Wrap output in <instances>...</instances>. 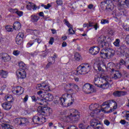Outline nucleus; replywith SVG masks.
<instances>
[{"instance_id":"1","label":"nucleus","mask_w":129,"mask_h":129,"mask_svg":"<svg viewBox=\"0 0 129 129\" xmlns=\"http://www.w3.org/2000/svg\"><path fill=\"white\" fill-rule=\"evenodd\" d=\"M38 115L34 116L32 121L35 124H43L46 122V116H50L52 114V109L48 107L39 106L37 108Z\"/></svg>"},{"instance_id":"2","label":"nucleus","mask_w":129,"mask_h":129,"mask_svg":"<svg viewBox=\"0 0 129 129\" xmlns=\"http://www.w3.org/2000/svg\"><path fill=\"white\" fill-rule=\"evenodd\" d=\"M106 40V36L104 35H101L98 37V46H93L89 49V52L92 55H97L99 53L100 48L104 49L105 48H108L109 44L107 42H104Z\"/></svg>"},{"instance_id":"3","label":"nucleus","mask_w":129,"mask_h":129,"mask_svg":"<svg viewBox=\"0 0 129 129\" xmlns=\"http://www.w3.org/2000/svg\"><path fill=\"white\" fill-rule=\"evenodd\" d=\"M129 0H118V13L115 14L114 18L117 20H119L121 18V16H125L126 15V8H128Z\"/></svg>"},{"instance_id":"4","label":"nucleus","mask_w":129,"mask_h":129,"mask_svg":"<svg viewBox=\"0 0 129 129\" xmlns=\"http://www.w3.org/2000/svg\"><path fill=\"white\" fill-rule=\"evenodd\" d=\"M73 94H74V93L64 94L62 97L58 98V100L55 101L54 103H59L62 106H67V105L70 106L74 102V98L72 97Z\"/></svg>"},{"instance_id":"5","label":"nucleus","mask_w":129,"mask_h":129,"mask_svg":"<svg viewBox=\"0 0 129 129\" xmlns=\"http://www.w3.org/2000/svg\"><path fill=\"white\" fill-rule=\"evenodd\" d=\"M70 111V114L66 117L65 121L71 122V123H75L80 118V112L75 109H71Z\"/></svg>"},{"instance_id":"6","label":"nucleus","mask_w":129,"mask_h":129,"mask_svg":"<svg viewBox=\"0 0 129 129\" xmlns=\"http://www.w3.org/2000/svg\"><path fill=\"white\" fill-rule=\"evenodd\" d=\"M91 70V66L88 63H82L80 65L77 71H75L73 74L75 75H84L87 74V73L90 72Z\"/></svg>"},{"instance_id":"7","label":"nucleus","mask_w":129,"mask_h":129,"mask_svg":"<svg viewBox=\"0 0 129 129\" xmlns=\"http://www.w3.org/2000/svg\"><path fill=\"white\" fill-rule=\"evenodd\" d=\"M110 104L114 105L113 108V109L111 108L109 111H107V113H110V112H112V111H114V110L116 109L117 104L115 102V101L113 100L104 102L101 106V111H106V110H107V109H108V108L110 107Z\"/></svg>"},{"instance_id":"8","label":"nucleus","mask_w":129,"mask_h":129,"mask_svg":"<svg viewBox=\"0 0 129 129\" xmlns=\"http://www.w3.org/2000/svg\"><path fill=\"white\" fill-rule=\"evenodd\" d=\"M54 99V96L51 93H47L43 95L42 99H40V105H47V101H52Z\"/></svg>"},{"instance_id":"9","label":"nucleus","mask_w":129,"mask_h":129,"mask_svg":"<svg viewBox=\"0 0 129 129\" xmlns=\"http://www.w3.org/2000/svg\"><path fill=\"white\" fill-rule=\"evenodd\" d=\"M97 106V104H92L89 106V108L92 111L91 112V115L92 117L95 116L97 114L98 112H100V109H97L96 107Z\"/></svg>"},{"instance_id":"10","label":"nucleus","mask_w":129,"mask_h":129,"mask_svg":"<svg viewBox=\"0 0 129 129\" xmlns=\"http://www.w3.org/2000/svg\"><path fill=\"white\" fill-rule=\"evenodd\" d=\"M83 91L85 93H92L94 92V89L92 88V86L90 84H85L83 87Z\"/></svg>"},{"instance_id":"11","label":"nucleus","mask_w":129,"mask_h":129,"mask_svg":"<svg viewBox=\"0 0 129 129\" xmlns=\"http://www.w3.org/2000/svg\"><path fill=\"white\" fill-rule=\"evenodd\" d=\"M16 75L19 79H25L27 77V73H26L25 70H17Z\"/></svg>"},{"instance_id":"12","label":"nucleus","mask_w":129,"mask_h":129,"mask_svg":"<svg viewBox=\"0 0 129 129\" xmlns=\"http://www.w3.org/2000/svg\"><path fill=\"white\" fill-rule=\"evenodd\" d=\"M24 38V33L19 32L16 37V42L17 45H22Z\"/></svg>"},{"instance_id":"13","label":"nucleus","mask_w":129,"mask_h":129,"mask_svg":"<svg viewBox=\"0 0 129 129\" xmlns=\"http://www.w3.org/2000/svg\"><path fill=\"white\" fill-rule=\"evenodd\" d=\"M63 23L66 26H67L69 29V33L70 35H73L75 34V31H74V30H73V26L70 23H69V21H67L66 19L63 20Z\"/></svg>"},{"instance_id":"14","label":"nucleus","mask_w":129,"mask_h":129,"mask_svg":"<svg viewBox=\"0 0 129 129\" xmlns=\"http://www.w3.org/2000/svg\"><path fill=\"white\" fill-rule=\"evenodd\" d=\"M107 51V55L108 57V59H110V58H112L114 56V54H115V51L113 49L110 48H105Z\"/></svg>"},{"instance_id":"15","label":"nucleus","mask_w":129,"mask_h":129,"mask_svg":"<svg viewBox=\"0 0 129 129\" xmlns=\"http://www.w3.org/2000/svg\"><path fill=\"white\" fill-rule=\"evenodd\" d=\"M24 88L18 86L15 89V91H13V93H16L17 95H22L24 93Z\"/></svg>"},{"instance_id":"16","label":"nucleus","mask_w":129,"mask_h":129,"mask_svg":"<svg viewBox=\"0 0 129 129\" xmlns=\"http://www.w3.org/2000/svg\"><path fill=\"white\" fill-rule=\"evenodd\" d=\"M127 94V92L122 91H116L113 92V95L114 96L120 97V96H124Z\"/></svg>"},{"instance_id":"17","label":"nucleus","mask_w":129,"mask_h":129,"mask_svg":"<svg viewBox=\"0 0 129 129\" xmlns=\"http://www.w3.org/2000/svg\"><path fill=\"white\" fill-rule=\"evenodd\" d=\"M94 83L97 87H100L101 83H102V78L96 77H95V80Z\"/></svg>"},{"instance_id":"18","label":"nucleus","mask_w":129,"mask_h":129,"mask_svg":"<svg viewBox=\"0 0 129 129\" xmlns=\"http://www.w3.org/2000/svg\"><path fill=\"white\" fill-rule=\"evenodd\" d=\"M1 59L4 62H9L11 61V56L6 53H2L1 54Z\"/></svg>"},{"instance_id":"19","label":"nucleus","mask_w":129,"mask_h":129,"mask_svg":"<svg viewBox=\"0 0 129 129\" xmlns=\"http://www.w3.org/2000/svg\"><path fill=\"white\" fill-rule=\"evenodd\" d=\"M100 123V121H99L97 118H93L91 120V126L93 127H94V126L99 124Z\"/></svg>"},{"instance_id":"20","label":"nucleus","mask_w":129,"mask_h":129,"mask_svg":"<svg viewBox=\"0 0 129 129\" xmlns=\"http://www.w3.org/2000/svg\"><path fill=\"white\" fill-rule=\"evenodd\" d=\"M100 55L101 58H103L104 59H108L106 49H102L100 52Z\"/></svg>"},{"instance_id":"21","label":"nucleus","mask_w":129,"mask_h":129,"mask_svg":"<svg viewBox=\"0 0 129 129\" xmlns=\"http://www.w3.org/2000/svg\"><path fill=\"white\" fill-rule=\"evenodd\" d=\"M0 127L2 128V129H14V126L10 125V124L8 123H3L0 125Z\"/></svg>"},{"instance_id":"22","label":"nucleus","mask_w":129,"mask_h":129,"mask_svg":"<svg viewBox=\"0 0 129 129\" xmlns=\"http://www.w3.org/2000/svg\"><path fill=\"white\" fill-rule=\"evenodd\" d=\"M2 107H3L5 110H10V109L12 108V105H11L10 103H3L2 104Z\"/></svg>"},{"instance_id":"23","label":"nucleus","mask_w":129,"mask_h":129,"mask_svg":"<svg viewBox=\"0 0 129 129\" xmlns=\"http://www.w3.org/2000/svg\"><path fill=\"white\" fill-rule=\"evenodd\" d=\"M40 20V17L36 15H32L31 16V21L32 23H37Z\"/></svg>"},{"instance_id":"24","label":"nucleus","mask_w":129,"mask_h":129,"mask_svg":"<svg viewBox=\"0 0 129 129\" xmlns=\"http://www.w3.org/2000/svg\"><path fill=\"white\" fill-rule=\"evenodd\" d=\"M114 76L112 77L113 79H119L121 77V73L118 71H115Z\"/></svg>"},{"instance_id":"25","label":"nucleus","mask_w":129,"mask_h":129,"mask_svg":"<svg viewBox=\"0 0 129 129\" xmlns=\"http://www.w3.org/2000/svg\"><path fill=\"white\" fill-rule=\"evenodd\" d=\"M29 124V120L26 118H21V126H26Z\"/></svg>"},{"instance_id":"26","label":"nucleus","mask_w":129,"mask_h":129,"mask_svg":"<svg viewBox=\"0 0 129 129\" xmlns=\"http://www.w3.org/2000/svg\"><path fill=\"white\" fill-rule=\"evenodd\" d=\"M13 29L16 31H18L21 29V23L19 22H15L13 24Z\"/></svg>"},{"instance_id":"27","label":"nucleus","mask_w":129,"mask_h":129,"mask_svg":"<svg viewBox=\"0 0 129 129\" xmlns=\"http://www.w3.org/2000/svg\"><path fill=\"white\" fill-rule=\"evenodd\" d=\"M0 76H1L2 78H7V77H8V72L3 70H1Z\"/></svg>"},{"instance_id":"28","label":"nucleus","mask_w":129,"mask_h":129,"mask_svg":"<svg viewBox=\"0 0 129 129\" xmlns=\"http://www.w3.org/2000/svg\"><path fill=\"white\" fill-rule=\"evenodd\" d=\"M122 114L124 118L129 121V111H124L122 112Z\"/></svg>"},{"instance_id":"29","label":"nucleus","mask_w":129,"mask_h":129,"mask_svg":"<svg viewBox=\"0 0 129 129\" xmlns=\"http://www.w3.org/2000/svg\"><path fill=\"white\" fill-rule=\"evenodd\" d=\"M42 86L43 87V90H45V91H50V90L49 83L44 82L43 85H42Z\"/></svg>"},{"instance_id":"30","label":"nucleus","mask_w":129,"mask_h":129,"mask_svg":"<svg viewBox=\"0 0 129 129\" xmlns=\"http://www.w3.org/2000/svg\"><path fill=\"white\" fill-rule=\"evenodd\" d=\"M117 66H119V68H121L122 66H125L126 67V62L124 60L121 59L120 60L119 63L117 64Z\"/></svg>"},{"instance_id":"31","label":"nucleus","mask_w":129,"mask_h":129,"mask_svg":"<svg viewBox=\"0 0 129 129\" xmlns=\"http://www.w3.org/2000/svg\"><path fill=\"white\" fill-rule=\"evenodd\" d=\"M94 69L96 70V71H103V69L101 68V66H100V64H94Z\"/></svg>"},{"instance_id":"32","label":"nucleus","mask_w":129,"mask_h":129,"mask_svg":"<svg viewBox=\"0 0 129 129\" xmlns=\"http://www.w3.org/2000/svg\"><path fill=\"white\" fill-rule=\"evenodd\" d=\"M19 66L20 68L19 70H25L26 69V64L23 61L19 62Z\"/></svg>"},{"instance_id":"33","label":"nucleus","mask_w":129,"mask_h":129,"mask_svg":"<svg viewBox=\"0 0 129 129\" xmlns=\"http://www.w3.org/2000/svg\"><path fill=\"white\" fill-rule=\"evenodd\" d=\"M75 59L76 60V61H80L82 59V57H81L80 54H79L78 52H76L75 54Z\"/></svg>"},{"instance_id":"34","label":"nucleus","mask_w":129,"mask_h":129,"mask_svg":"<svg viewBox=\"0 0 129 129\" xmlns=\"http://www.w3.org/2000/svg\"><path fill=\"white\" fill-rule=\"evenodd\" d=\"M120 40L118 38L116 39L115 41L113 42V45H115V47H120Z\"/></svg>"},{"instance_id":"35","label":"nucleus","mask_w":129,"mask_h":129,"mask_svg":"<svg viewBox=\"0 0 129 129\" xmlns=\"http://www.w3.org/2000/svg\"><path fill=\"white\" fill-rule=\"evenodd\" d=\"M14 122L18 125H22L21 118H16L14 120Z\"/></svg>"},{"instance_id":"36","label":"nucleus","mask_w":129,"mask_h":129,"mask_svg":"<svg viewBox=\"0 0 129 129\" xmlns=\"http://www.w3.org/2000/svg\"><path fill=\"white\" fill-rule=\"evenodd\" d=\"M100 88H103V89H107L108 88V82H106L104 84H101L100 86Z\"/></svg>"},{"instance_id":"37","label":"nucleus","mask_w":129,"mask_h":129,"mask_svg":"<svg viewBox=\"0 0 129 129\" xmlns=\"http://www.w3.org/2000/svg\"><path fill=\"white\" fill-rule=\"evenodd\" d=\"M6 100H7V101H8V102H13V100L14 99L13 96H12V95L6 96Z\"/></svg>"},{"instance_id":"38","label":"nucleus","mask_w":129,"mask_h":129,"mask_svg":"<svg viewBox=\"0 0 129 129\" xmlns=\"http://www.w3.org/2000/svg\"><path fill=\"white\" fill-rule=\"evenodd\" d=\"M43 83H41V84H38L37 85L36 88V89H37V90H43Z\"/></svg>"},{"instance_id":"39","label":"nucleus","mask_w":129,"mask_h":129,"mask_svg":"<svg viewBox=\"0 0 129 129\" xmlns=\"http://www.w3.org/2000/svg\"><path fill=\"white\" fill-rule=\"evenodd\" d=\"M94 127V129H103V125L100 122V123L96 125Z\"/></svg>"},{"instance_id":"40","label":"nucleus","mask_w":129,"mask_h":129,"mask_svg":"<svg viewBox=\"0 0 129 129\" xmlns=\"http://www.w3.org/2000/svg\"><path fill=\"white\" fill-rule=\"evenodd\" d=\"M87 127V126L84 123H81L79 124V128L80 129H86Z\"/></svg>"},{"instance_id":"41","label":"nucleus","mask_w":129,"mask_h":129,"mask_svg":"<svg viewBox=\"0 0 129 129\" xmlns=\"http://www.w3.org/2000/svg\"><path fill=\"white\" fill-rule=\"evenodd\" d=\"M48 63L46 66V68H47V69H48V68H50V67H51V65L55 63V62H53V61H51V59H48Z\"/></svg>"},{"instance_id":"42","label":"nucleus","mask_w":129,"mask_h":129,"mask_svg":"<svg viewBox=\"0 0 129 129\" xmlns=\"http://www.w3.org/2000/svg\"><path fill=\"white\" fill-rule=\"evenodd\" d=\"M105 10L106 11H108L109 12H110V11L112 10V7H111V5L108 4L106 5L105 6Z\"/></svg>"},{"instance_id":"43","label":"nucleus","mask_w":129,"mask_h":129,"mask_svg":"<svg viewBox=\"0 0 129 129\" xmlns=\"http://www.w3.org/2000/svg\"><path fill=\"white\" fill-rule=\"evenodd\" d=\"M39 54V51L36 50L34 51L33 52H31L29 53V55L31 56L32 57H35V56H37Z\"/></svg>"},{"instance_id":"44","label":"nucleus","mask_w":129,"mask_h":129,"mask_svg":"<svg viewBox=\"0 0 129 129\" xmlns=\"http://www.w3.org/2000/svg\"><path fill=\"white\" fill-rule=\"evenodd\" d=\"M5 29L7 32H13V27L11 26H6Z\"/></svg>"},{"instance_id":"45","label":"nucleus","mask_w":129,"mask_h":129,"mask_svg":"<svg viewBox=\"0 0 129 129\" xmlns=\"http://www.w3.org/2000/svg\"><path fill=\"white\" fill-rule=\"evenodd\" d=\"M106 5H107V0H104L103 2H102L101 3V4H100L101 8H102L103 9V8H104V7L106 6Z\"/></svg>"},{"instance_id":"46","label":"nucleus","mask_w":129,"mask_h":129,"mask_svg":"<svg viewBox=\"0 0 129 129\" xmlns=\"http://www.w3.org/2000/svg\"><path fill=\"white\" fill-rule=\"evenodd\" d=\"M57 54L56 53H54L53 56H51V57H49V60H52L51 61L53 62V63H55V59L57 58Z\"/></svg>"},{"instance_id":"47","label":"nucleus","mask_w":129,"mask_h":129,"mask_svg":"<svg viewBox=\"0 0 129 129\" xmlns=\"http://www.w3.org/2000/svg\"><path fill=\"white\" fill-rule=\"evenodd\" d=\"M101 24H102V25H105V24H109V21L107 19H102L101 20Z\"/></svg>"},{"instance_id":"48","label":"nucleus","mask_w":129,"mask_h":129,"mask_svg":"<svg viewBox=\"0 0 129 129\" xmlns=\"http://www.w3.org/2000/svg\"><path fill=\"white\" fill-rule=\"evenodd\" d=\"M34 43H35V41H29L27 44V48H30V47H32V46H33V44Z\"/></svg>"},{"instance_id":"49","label":"nucleus","mask_w":129,"mask_h":129,"mask_svg":"<svg viewBox=\"0 0 129 129\" xmlns=\"http://www.w3.org/2000/svg\"><path fill=\"white\" fill-rule=\"evenodd\" d=\"M29 4H30V5H27L26 6V8H27V10L31 11L32 10V7H33V3L29 2Z\"/></svg>"},{"instance_id":"50","label":"nucleus","mask_w":129,"mask_h":129,"mask_svg":"<svg viewBox=\"0 0 129 129\" xmlns=\"http://www.w3.org/2000/svg\"><path fill=\"white\" fill-rule=\"evenodd\" d=\"M15 14H17L19 17H22L24 15V12L20 11H17L15 12Z\"/></svg>"},{"instance_id":"51","label":"nucleus","mask_w":129,"mask_h":129,"mask_svg":"<svg viewBox=\"0 0 129 129\" xmlns=\"http://www.w3.org/2000/svg\"><path fill=\"white\" fill-rule=\"evenodd\" d=\"M37 94L38 95H39L40 96V97H41L42 99H43V97H44V94H43V92L42 91H39L38 92H37Z\"/></svg>"},{"instance_id":"52","label":"nucleus","mask_w":129,"mask_h":129,"mask_svg":"<svg viewBox=\"0 0 129 129\" xmlns=\"http://www.w3.org/2000/svg\"><path fill=\"white\" fill-rule=\"evenodd\" d=\"M37 9L39 10V9H40V7H37V6L33 3L32 9L33 10V11H36Z\"/></svg>"},{"instance_id":"53","label":"nucleus","mask_w":129,"mask_h":129,"mask_svg":"<svg viewBox=\"0 0 129 129\" xmlns=\"http://www.w3.org/2000/svg\"><path fill=\"white\" fill-rule=\"evenodd\" d=\"M13 54V55H15V56H19V55H20V51L19 50H14Z\"/></svg>"},{"instance_id":"54","label":"nucleus","mask_w":129,"mask_h":129,"mask_svg":"<svg viewBox=\"0 0 129 129\" xmlns=\"http://www.w3.org/2000/svg\"><path fill=\"white\" fill-rule=\"evenodd\" d=\"M56 4L57 6H62L63 5V1L62 0L56 1Z\"/></svg>"},{"instance_id":"55","label":"nucleus","mask_w":129,"mask_h":129,"mask_svg":"<svg viewBox=\"0 0 129 129\" xmlns=\"http://www.w3.org/2000/svg\"><path fill=\"white\" fill-rule=\"evenodd\" d=\"M44 8L45 10H49L51 8V4H48L47 5H45Z\"/></svg>"},{"instance_id":"56","label":"nucleus","mask_w":129,"mask_h":129,"mask_svg":"<svg viewBox=\"0 0 129 129\" xmlns=\"http://www.w3.org/2000/svg\"><path fill=\"white\" fill-rule=\"evenodd\" d=\"M31 98H32V101H33L34 102H37V101H38V99L36 98V96H32L31 97Z\"/></svg>"},{"instance_id":"57","label":"nucleus","mask_w":129,"mask_h":129,"mask_svg":"<svg viewBox=\"0 0 129 129\" xmlns=\"http://www.w3.org/2000/svg\"><path fill=\"white\" fill-rule=\"evenodd\" d=\"M38 16L39 17H42L43 19H45V16L44 15V12H41L38 13Z\"/></svg>"},{"instance_id":"58","label":"nucleus","mask_w":129,"mask_h":129,"mask_svg":"<svg viewBox=\"0 0 129 129\" xmlns=\"http://www.w3.org/2000/svg\"><path fill=\"white\" fill-rule=\"evenodd\" d=\"M53 43H54V38L51 37L49 41V44L50 45H53Z\"/></svg>"},{"instance_id":"59","label":"nucleus","mask_w":129,"mask_h":129,"mask_svg":"<svg viewBox=\"0 0 129 129\" xmlns=\"http://www.w3.org/2000/svg\"><path fill=\"white\" fill-rule=\"evenodd\" d=\"M28 99H29V95H27L23 99L24 102H27V101H28Z\"/></svg>"},{"instance_id":"60","label":"nucleus","mask_w":129,"mask_h":129,"mask_svg":"<svg viewBox=\"0 0 129 129\" xmlns=\"http://www.w3.org/2000/svg\"><path fill=\"white\" fill-rule=\"evenodd\" d=\"M125 42L127 45H129V35H128L126 36Z\"/></svg>"},{"instance_id":"61","label":"nucleus","mask_w":129,"mask_h":129,"mask_svg":"<svg viewBox=\"0 0 129 129\" xmlns=\"http://www.w3.org/2000/svg\"><path fill=\"white\" fill-rule=\"evenodd\" d=\"M94 29H95V30H97V29H98V28H99V26H98V23H95V24H94Z\"/></svg>"},{"instance_id":"62","label":"nucleus","mask_w":129,"mask_h":129,"mask_svg":"<svg viewBox=\"0 0 129 129\" xmlns=\"http://www.w3.org/2000/svg\"><path fill=\"white\" fill-rule=\"evenodd\" d=\"M95 23L92 22H89L88 24L89 28L90 27H94Z\"/></svg>"},{"instance_id":"63","label":"nucleus","mask_w":129,"mask_h":129,"mask_svg":"<svg viewBox=\"0 0 129 129\" xmlns=\"http://www.w3.org/2000/svg\"><path fill=\"white\" fill-rule=\"evenodd\" d=\"M0 42L1 43H2V44H4V43L6 42V38H2L0 39Z\"/></svg>"},{"instance_id":"64","label":"nucleus","mask_w":129,"mask_h":129,"mask_svg":"<svg viewBox=\"0 0 129 129\" xmlns=\"http://www.w3.org/2000/svg\"><path fill=\"white\" fill-rule=\"evenodd\" d=\"M104 123H105L106 125H109V124L110 123V122H109V121H108V120H105L104 121Z\"/></svg>"}]
</instances>
